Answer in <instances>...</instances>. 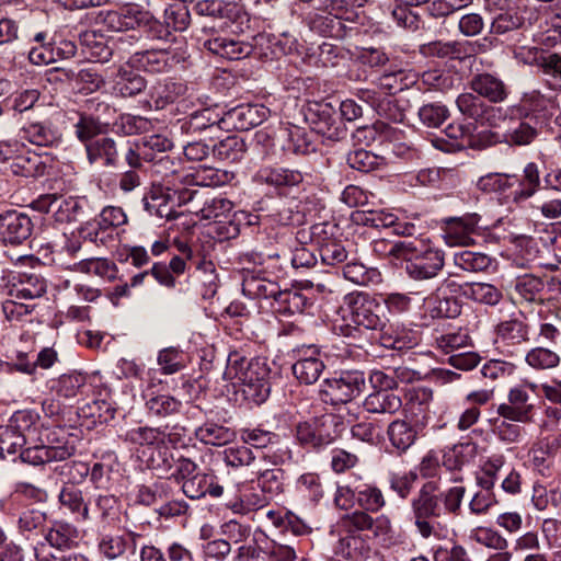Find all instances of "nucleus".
<instances>
[{"mask_svg":"<svg viewBox=\"0 0 561 561\" xmlns=\"http://www.w3.org/2000/svg\"><path fill=\"white\" fill-rule=\"evenodd\" d=\"M21 134V138L42 147L51 146L59 139L58 131L46 122L30 123L22 128Z\"/></svg>","mask_w":561,"mask_h":561,"instance_id":"nucleus-41","label":"nucleus"},{"mask_svg":"<svg viewBox=\"0 0 561 561\" xmlns=\"http://www.w3.org/2000/svg\"><path fill=\"white\" fill-rule=\"evenodd\" d=\"M526 363L534 369L543 370L559 365V355L546 347L531 348L525 357Z\"/></svg>","mask_w":561,"mask_h":561,"instance_id":"nucleus-64","label":"nucleus"},{"mask_svg":"<svg viewBox=\"0 0 561 561\" xmlns=\"http://www.w3.org/2000/svg\"><path fill=\"white\" fill-rule=\"evenodd\" d=\"M33 231V222L24 213L11 209L0 214V241L4 245H20Z\"/></svg>","mask_w":561,"mask_h":561,"instance_id":"nucleus-15","label":"nucleus"},{"mask_svg":"<svg viewBox=\"0 0 561 561\" xmlns=\"http://www.w3.org/2000/svg\"><path fill=\"white\" fill-rule=\"evenodd\" d=\"M171 201L172 196L170 194L154 191L144 197V206L150 215L171 220L176 218L173 204L170 205Z\"/></svg>","mask_w":561,"mask_h":561,"instance_id":"nucleus-51","label":"nucleus"},{"mask_svg":"<svg viewBox=\"0 0 561 561\" xmlns=\"http://www.w3.org/2000/svg\"><path fill=\"white\" fill-rule=\"evenodd\" d=\"M356 501L360 511L377 513L386 505L385 495L376 484L363 483L355 488Z\"/></svg>","mask_w":561,"mask_h":561,"instance_id":"nucleus-44","label":"nucleus"},{"mask_svg":"<svg viewBox=\"0 0 561 561\" xmlns=\"http://www.w3.org/2000/svg\"><path fill=\"white\" fill-rule=\"evenodd\" d=\"M302 356L293 365L294 376L302 383H314L324 369V363L317 356L319 348L316 345L304 347Z\"/></svg>","mask_w":561,"mask_h":561,"instance_id":"nucleus-24","label":"nucleus"},{"mask_svg":"<svg viewBox=\"0 0 561 561\" xmlns=\"http://www.w3.org/2000/svg\"><path fill=\"white\" fill-rule=\"evenodd\" d=\"M181 134H206L210 139L218 138L224 129L222 114L216 108L206 107L196 111L178 122Z\"/></svg>","mask_w":561,"mask_h":561,"instance_id":"nucleus-14","label":"nucleus"},{"mask_svg":"<svg viewBox=\"0 0 561 561\" xmlns=\"http://www.w3.org/2000/svg\"><path fill=\"white\" fill-rule=\"evenodd\" d=\"M540 187V172L535 162H529L523 170L519 187L514 192V199L526 201L535 195Z\"/></svg>","mask_w":561,"mask_h":561,"instance_id":"nucleus-55","label":"nucleus"},{"mask_svg":"<svg viewBox=\"0 0 561 561\" xmlns=\"http://www.w3.org/2000/svg\"><path fill=\"white\" fill-rule=\"evenodd\" d=\"M379 341L381 346L390 350H410L419 344L417 331L407 328L403 324H389L387 322L380 328Z\"/></svg>","mask_w":561,"mask_h":561,"instance_id":"nucleus-23","label":"nucleus"},{"mask_svg":"<svg viewBox=\"0 0 561 561\" xmlns=\"http://www.w3.org/2000/svg\"><path fill=\"white\" fill-rule=\"evenodd\" d=\"M481 217L476 213H467L459 217L443 219V238L450 247H468L474 243L473 236L479 234Z\"/></svg>","mask_w":561,"mask_h":561,"instance_id":"nucleus-13","label":"nucleus"},{"mask_svg":"<svg viewBox=\"0 0 561 561\" xmlns=\"http://www.w3.org/2000/svg\"><path fill=\"white\" fill-rule=\"evenodd\" d=\"M140 537L141 535L135 531L102 535L98 541L99 553L107 560L122 558L127 552L135 554Z\"/></svg>","mask_w":561,"mask_h":561,"instance_id":"nucleus-21","label":"nucleus"},{"mask_svg":"<svg viewBox=\"0 0 561 561\" xmlns=\"http://www.w3.org/2000/svg\"><path fill=\"white\" fill-rule=\"evenodd\" d=\"M241 276L243 295L251 299H273L271 307L278 314L301 313L309 304L306 296L297 290H282L262 264L242 268Z\"/></svg>","mask_w":561,"mask_h":561,"instance_id":"nucleus-2","label":"nucleus"},{"mask_svg":"<svg viewBox=\"0 0 561 561\" xmlns=\"http://www.w3.org/2000/svg\"><path fill=\"white\" fill-rule=\"evenodd\" d=\"M453 261L458 268L469 272H485L492 264V259L482 252L461 250L454 253Z\"/></svg>","mask_w":561,"mask_h":561,"instance_id":"nucleus-47","label":"nucleus"},{"mask_svg":"<svg viewBox=\"0 0 561 561\" xmlns=\"http://www.w3.org/2000/svg\"><path fill=\"white\" fill-rule=\"evenodd\" d=\"M539 385L524 382L510 389L507 402L499 404L497 414L508 421L531 423L536 413V404L530 396L537 393Z\"/></svg>","mask_w":561,"mask_h":561,"instance_id":"nucleus-9","label":"nucleus"},{"mask_svg":"<svg viewBox=\"0 0 561 561\" xmlns=\"http://www.w3.org/2000/svg\"><path fill=\"white\" fill-rule=\"evenodd\" d=\"M73 447H45L39 443H32L24 446L18 454V459L32 466H41L51 461H62L72 456Z\"/></svg>","mask_w":561,"mask_h":561,"instance_id":"nucleus-22","label":"nucleus"},{"mask_svg":"<svg viewBox=\"0 0 561 561\" xmlns=\"http://www.w3.org/2000/svg\"><path fill=\"white\" fill-rule=\"evenodd\" d=\"M306 121L311 129L329 140H340L346 134L334 116V111L329 104L316 103L308 108Z\"/></svg>","mask_w":561,"mask_h":561,"instance_id":"nucleus-17","label":"nucleus"},{"mask_svg":"<svg viewBox=\"0 0 561 561\" xmlns=\"http://www.w3.org/2000/svg\"><path fill=\"white\" fill-rule=\"evenodd\" d=\"M186 87L180 81L167 78L158 81L152 87L151 96L154 100L157 108H163L173 103L179 96L184 94Z\"/></svg>","mask_w":561,"mask_h":561,"instance_id":"nucleus-46","label":"nucleus"},{"mask_svg":"<svg viewBox=\"0 0 561 561\" xmlns=\"http://www.w3.org/2000/svg\"><path fill=\"white\" fill-rule=\"evenodd\" d=\"M247 151V145L244 140L237 136H227L219 142L213 145V154L221 161L228 163H234L240 161Z\"/></svg>","mask_w":561,"mask_h":561,"instance_id":"nucleus-42","label":"nucleus"},{"mask_svg":"<svg viewBox=\"0 0 561 561\" xmlns=\"http://www.w3.org/2000/svg\"><path fill=\"white\" fill-rule=\"evenodd\" d=\"M157 362L163 375L175 374L186 366L184 353L173 346L161 350Z\"/></svg>","mask_w":561,"mask_h":561,"instance_id":"nucleus-61","label":"nucleus"},{"mask_svg":"<svg viewBox=\"0 0 561 561\" xmlns=\"http://www.w3.org/2000/svg\"><path fill=\"white\" fill-rule=\"evenodd\" d=\"M232 210L233 203L230 199L221 195H210L207 192L204 194L201 203H194L191 213L199 216L201 219L214 220L219 226V229L221 225L227 224V227L222 226L226 229L224 237L230 239L239 234L238 225L231 220Z\"/></svg>","mask_w":561,"mask_h":561,"instance_id":"nucleus-10","label":"nucleus"},{"mask_svg":"<svg viewBox=\"0 0 561 561\" xmlns=\"http://www.w3.org/2000/svg\"><path fill=\"white\" fill-rule=\"evenodd\" d=\"M431 482L423 483L410 500L411 520L416 533L423 538H442L445 527L437 522L444 516L437 497L431 490Z\"/></svg>","mask_w":561,"mask_h":561,"instance_id":"nucleus-4","label":"nucleus"},{"mask_svg":"<svg viewBox=\"0 0 561 561\" xmlns=\"http://www.w3.org/2000/svg\"><path fill=\"white\" fill-rule=\"evenodd\" d=\"M270 369L260 358H247L239 352L229 354L225 376L236 380L242 388V392L249 400L260 404L270 394Z\"/></svg>","mask_w":561,"mask_h":561,"instance_id":"nucleus-3","label":"nucleus"},{"mask_svg":"<svg viewBox=\"0 0 561 561\" xmlns=\"http://www.w3.org/2000/svg\"><path fill=\"white\" fill-rule=\"evenodd\" d=\"M403 407L400 396L393 391H373L364 402L363 408L368 413L374 414H396Z\"/></svg>","mask_w":561,"mask_h":561,"instance_id":"nucleus-36","label":"nucleus"},{"mask_svg":"<svg viewBox=\"0 0 561 561\" xmlns=\"http://www.w3.org/2000/svg\"><path fill=\"white\" fill-rule=\"evenodd\" d=\"M458 78L449 71L431 69L422 73V82L432 90L447 92L455 87Z\"/></svg>","mask_w":561,"mask_h":561,"instance_id":"nucleus-62","label":"nucleus"},{"mask_svg":"<svg viewBox=\"0 0 561 561\" xmlns=\"http://www.w3.org/2000/svg\"><path fill=\"white\" fill-rule=\"evenodd\" d=\"M78 529L65 522H54L48 530L44 533L45 540L56 549L71 548L78 539Z\"/></svg>","mask_w":561,"mask_h":561,"instance_id":"nucleus-40","label":"nucleus"},{"mask_svg":"<svg viewBox=\"0 0 561 561\" xmlns=\"http://www.w3.org/2000/svg\"><path fill=\"white\" fill-rule=\"evenodd\" d=\"M72 271L96 275L103 278L112 279L116 276V265L104 257L84 259L75 263Z\"/></svg>","mask_w":561,"mask_h":561,"instance_id":"nucleus-54","label":"nucleus"},{"mask_svg":"<svg viewBox=\"0 0 561 561\" xmlns=\"http://www.w3.org/2000/svg\"><path fill=\"white\" fill-rule=\"evenodd\" d=\"M559 106L556 99L533 92L518 105L503 108L499 115L503 123V141L518 147L530 145Z\"/></svg>","mask_w":561,"mask_h":561,"instance_id":"nucleus-1","label":"nucleus"},{"mask_svg":"<svg viewBox=\"0 0 561 561\" xmlns=\"http://www.w3.org/2000/svg\"><path fill=\"white\" fill-rule=\"evenodd\" d=\"M85 387L87 376L78 371L64 374L50 381L51 391L65 399H72L82 394Z\"/></svg>","mask_w":561,"mask_h":561,"instance_id":"nucleus-38","label":"nucleus"},{"mask_svg":"<svg viewBox=\"0 0 561 561\" xmlns=\"http://www.w3.org/2000/svg\"><path fill=\"white\" fill-rule=\"evenodd\" d=\"M85 152L90 164L101 162L104 167H115L118 161L117 145L111 137H99L90 141Z\"/></svg>","mask_w":561,"mask_h":561,"instance_id":"nucleus-33","label":"nucleus"},{"mask_svg":"<svg viewBox=\"0 0 561 561\" xmlns=\"http://www.w3.org/2000/svg\"><path fill=\"white\" fill-rule=\"evenodd\" d=\"M54 217L58 222H71L78 219L82 213V205L79 198L69 196H57L54 201Z\"/></svg>","mask_w":561,"mask_h":561,"instance_id":"nucleus-58","label":"nucleus"},{"mask_svg":"<svg viewBox=\"0 0 561 561\" xmlns=\"http://www.w3.org/2000/svg\"><path fill=\"white\" fill-rule=\"evenodd\" d=\"M60 506L67 510L77 522L91 519L90 508L82 491L75 484H65L58 495Z\"/></svg>","mask_w":561,"mask_h":561,"instance_id":"nucleus-31","label":"nucleus"},{"mask_svg":"<svg viewBox=\"0 0 561 561\" xmlns=\"http://www.w3.org/2000/svg\"><path fill=\"white\" fill-rule=\"evenodd\" d=\"M348 525L355 529H364V531L371 530L376 538L382 540L390 539L393 531L389 516L381 514L374 518L364 511L353 512V518Z\"/></svg>","mask_w":561,"mask_h":561,"instance_id":"nucleus-30","label":"nucleus"},{"mask_svg":"<svg viewBox=\"0 0 561 561\" xmlns=\"http://www.w3.org/2000/svg\"><path fill=\"white\" fill-rule=\"evenodd\" d=\"M182 491L187 497L198 500L206 494L219 497L222 495L224 488L215 482L213 474L198 472L182 483Z\"/></svg>","mask_w":561,"mask_h":561,"instance_id":"nucleus-32","label":"nucleus"},{"mask_svg":"<svg viewBox=\"0 0 561 561\" xmlns=\"http://www.w3.org/2000/svg\"><path fill=\"white\" fill-rule=\"evenodd\" d=\"M347 164L354 170L367 173L385 168L387 161L370 151L357 149L347 154Z\"/></svg>","mask_w":561,"mask_h":561,"instance_id":"nucleus-52","label":"nucleus"},{"mask_svg":"<svg viewBox=\"0 0 561 561\" xmlns=\"http://www.w3.org/2000/svg\"><path fill=\"white\" fill-rule=\"evenodd\" d=\"M146 88V80L135 70L121 67L115 79V91L124 96L130 98L139 94Z\"/></svg>","mask_w":561,"mask_h":561,"instance_id":"nucleus-45","label":"nucleus"},{"mask_svg":"<svg viewBox=\"0 0 561 561\" xmlns=\"http://www.w3.org/2000/svg\"><path fill=\"white\" fill-rule=\"evenodd\" d=\"M405 272L414 280L436 277L445 265V252L427 239L409 240L403 257Z\"/></svg>","mask_w":561,"mask_h":561,"instance_id":"nucleus-6","label":"nucleus"},{"mask_svg":"<svg viewBox=\"0 0 561 561\" xmlns=\"http://www.w3.org/2000/svg\"><path fill=\"white\" fill-rule=\"evenodd\" d=\"M172 492L173 489L169 481H156L151 485L139 486L137 492V502L146 506H151L171 497Z\"/></svg>","mask_w":561,"mask_h":561,"instance_id":"nucleus-53","label":"nucleus"},{"mask_svg":"<svg viewBox=\"0 0 561 561\" xmlns=\"http://www.w3.org/2000/svg\"><path fill=\"white\" fill-rule=\"evenodd\" d=\"M462 294L476 302L489 306H495L502 299V291L490 283H467Z\"/></svg>","mask_w":561,"mask_h":561,"instance_id":"nucleus-48","label":"nucleus"},{"mask_svg":"<svg viewBox=\"0 0 561 561\" xmlns=\"http://www.w3.org/2000/svg\"><path fill=\"white\" fill-rule=\"evenodd\" d=\"M417 427L414 423L401 419L389 423L387 436L391 446L400 454L405 453L416 440Z\"/></svg>","mask_w":561,"mask_h":561,"instance_id":"nucleus-34","label":"nucleus"},{"mask_svg":"<svg viewBox=\"0 0 561 561\" xmlns=\"http://www.w3.org/2000/svg\"><path fill=\"white\" fill-rule=\"evenodd\" d=\"M8 296L18 300L41 298L47 289L45 278L36 273H12L5 285Z\"/></svg>","mask_w":561,"mask_h":561,"instance_id":"nucleus-16","label":"nucleus"},{"mask_svg":"<svg viewBox=\"0 0 561 561\" xmlns=\"http://www.w3.org/2000/svg\"><path fill=\"white\" fill-rule=\"evenodd\" d=\"M39 414L33 410L14 412L5 425L0 426V459L16 461L18 454L35 437V425Z\"/></svg>","mask_w":561,"mask_h":561,"instance_id":"nucleus-5","label":"nucleus"},{"mask_svg":"<svg viewBox=\"0 0 561 561\" xmlns=\"http://www.w3.org/2000/svg\"><path fill=\"white\" fill-rule=\"evenodd\" d=\"M122 437L125 442L133 445L150 446L162 443L164 439V433L159 428L139 426L126 431Z\"/></svg>","mask_w":561,"mask_h":561,"instance_id":"nucleus-59","label":"nucleus"},{"mask_svg":"<svg viewBox=\"0 0 561 561\" xmlns=\"http://www.w3.org/2000/svg\"><path fill=\"white\" fill-rule=\"evenodd\" d=\"M148 413L158 417H167L180 412L182 402L169 394H157L146 401Z\"/></svg>","mask_w":561,"mask_h":561,"instance_id":"nucleus-57","label":"nucleus"},{"mask_svg":"<svg viewBox=\"0 0 561 561\" xmlns=\"http://www.w3.org/2000/svg\"><path fill=\"white\" fill-rule=\"evenodd\" d=\"M428 482H431V490L436 495L439 507L443 508L444 516L459 515L466 488L461 484L444 488L439 480H430Z\"/></svg>","mask_w":561,"mask_h":561,"instance_id":"nucleus-29","label":"nucleus"},{"mask_svg":"<svg viewBox=\"0 0 561 561\" xmlns=\"http://www.w3.org/2000/svg\"><path fill=\"white\" fill-rule=\"evenodd\" d=\"M270 501L271 496L259 485L243 484L238 489L230 508L237 514H248L265 507Z\"/></svg>","mask_w":561,"mask_h":561,"instance_id":"nucleus-25","label":"nucleus"},{"mask_svg":"<svg viewBox=\"0 0 561 561\" xmlns=\"http://www.w3.org/2000/svg\"><path fill=\"white\" fill-rule=\"evenodd\" d=\"M543 288V280L531 274L520 275L514 282L515 293L522 300L527 302L541 300Z\"/></svg>","mask_w":561,"mask_h":561,"instance_id":"nucleus-50","label":"nucleus"},{"mask_svg":"<svg viewBox=\"0 0 561 561\" xmlns=\"http://www.w3.org/2000/svg\"><path fill=\"white\" fill-rule=\"evenodd\" d=\"M255 182L274 186L275 188H286L298 186L304 181V175L298 170L287 168H261L254 175Z\"/></svg>","mask_w":561,"mask_h":561,"instance_id":"nucleus-28","label":"nucleus"},{"mask_svg":"<svg viewBox=\"0 0 561 561\" xmlns=\"http://www.w3.org/2000/svg\"><path fill=\"white\" fill-rule=\"evenodd\" d=\"M343 276L360 286L377 283L379 273L375 268H368L360 262H348L342 267Z\"/></svg>","mask_w":561,"mask_h":561,"instance_id":"nucleus-60","label":"nucleus"},{"mask_svg":"<svg viewBox=\"0 0 561 561\" xmlns=\"http://www.w3.org/2000/svg\"><path fill=\"white\" fill-rule=\"evenodd\" d=\"M364 387L363 373L344 371L339 377L325 379L320 387L319 396L325 404H347L362 393Z\"/></svg>","mask_w":561,"mask_h":561,"instance_id":"nucleus-8","label":"nucleus"},{"mask_svg":"<svg viewBox=\"0 0 561 561\" xmlns=\"http://www.w3.org/2000/svg\"><path fill=\"white\" fill-rule=\"evenodd\" d=\"M456 105L467 118L481 124L488 123L491 126L497 125L496 114L501 116L503 112V107L489 106L479 94L470 92L459 94Z\"/></svg>","mask_w":561,"mask_h":561,"instance_id":"nucleus-20","label":"nucleus"},{"mask_svg":"<svg viewBox=\"0 0 561 561\" xmlns=\"http://www.w3.org/2000/svg\"><path fill=\"white\" fill-rule=\"evenodd\" d=\"M268 110L263 105L241 104L222 114L224 129L249 130L261 125Z\"/></svg>","mask_w":561,"mask_h":561,"instance_id":"nucleus-19","label":"nucleus"},{"mask_svg":"<svg viewBox=\"0 0 561 561\" xmlns=\"http://www.w3.org/2000/svg\"><path fill=\"white\" fill-rule=\"evenodd\" d=\"M77 121L73 123V133L78 140L85 146L94 141L103 131V125L99 118L87 114L76 113Z\"/></svg>","mask_w":561,"mask_h":561,"instance_id":"nucleus-49","label":"nucleus"},{"mask_svg":"<svg viewBox=\"0 0 561 561\" xmlns=\"http://www.w3.org/2000/svg\"><path fill=\"white\" fill-rule=\"evenodd\" d=\"M433 390L426 387L412 388L405 393L402 409L405 419L415 426L425 427L432 419Z\"/></svg>","mask_w":561,"mask_h":561,"instance_id":"nucleus-18","label":"nucleus"},{"mask_svg":"<svg viewBox=\"0 0 561 561\" xmlns=\"http://www.w3.org/2000/svg\"><path fill=\"white\" fill-rule=\"evenodd\" d=\"M350 320L365 330H379L387 322L383 307L377 299L364 293L347 296Z\"/></svg>","mask_w":561,"mask_h":561,"instance_id":"nucleus-11","label":"nucleus"},{"mask_svg":"<svg viewBox=\"0 0 561 561\" xmlns=\"http://www.w3.org/2000/svg\"><path fill=\"white\" fill-rule=\"evenodd\" d=\"M195 436L206 445L222 446L232 442L236 433L230 427L207 421L195 430Z\"/></svg>","mask_w":561,"mask_h":561,"instance_id":"nucleus-39","label":"nucleus"},{"mask_svg":"<svg viewBox=\"0 0 561 561\" xmlns=\"http://www.w3.org/2000/svg\"><path fill=\"white\" fill-rule=\"evenodd\" d=\"M47 515L38 508L23 510L16 519L18 533L25 539H34L44 535L46 528Z\"/></svg>","mask_w":561,"mask_h":561,"instance_id":"nucleus-37","label":"nucleus"},{"mask_svg":"<svg viewBox=\"0 0 561 561\" xmlns=\"http://www.w3.org/2000/svg\"><path fill=\"white\" fill-rule=\"evenodd\" d=\"M33 443H39L45 447H73L66 437V432L62 428H51L45 426L42 421H37L35 425V437L32 438Z\"/></svg>","mask_w":561,"mask_h":561,"instance_id":"nucleus-56","label":"nucleus"},{"mask_svg":"<svg viewBox=\"0 0 561 561\" xmlns=\"http://www.w3.org/2000/svg\"><path fill=\"white\" fill-rule=\"evenodd\" d=\"M104 21L116 30L144 27L150 37L157 39L168 41L172 35V30L165 22L154 19L150 12L134 2L125 3L117 11H108Z\"/></svg>","mask_w":561,"mask_h":561,"instance_id":"nucleus-7","label":"nucleus"},{"mask_svg":"<svg viewBox=\"0 0 561 561\" xmlns=\"http://www.w3.org/2000/svg\"><path fill=\"white\" fill-rule=\"evenodd\" d=\"M530 327L522 311L501 321L496 327L497 336L507 345H517L529 340Z\"/></svg>","mask_w":561,"mask_h":561,"instance_id":"nucleus-27","label":"nucleus"},{"mask_svg":"<svg viewBox=\"0 0 561 561\" xmlns=\"http://www.w3.org/2000/svg\"><path fill=\"white\" fill-rule=\"evenodd\" d=\"M471 539L476 542L496 551L506 550L508 540L497 530L491 527H478L472 530Z\"/></svg>","mask_w":561,"mask_h":561,"instance_id":"nucleus-63","label":"nucleus"},{"mask_svg":"<svg viewBox=\"0 0 561 561\" xmlns=\"http://www.w3.org/2000/svg\"><path fill=\"white\" fill-rule=\"evenodd\" d=\"M353 518V513L345 514L337 523L339 541L335 546L336 553L354 561L364 560L369 551V538L364 535V529L350 527L348 523Z\"/></svg>","mask_w":561,"mask_h":561,"instance_id":"nucleus-12","label":"nucleus"},{"mask_svg":"<svg viewBox=\"0 0 561 561\" xmlns=\"http://www.w3.org/2000/svg\"><path fill=\"white\" fill-rule=\"evenodd\" d=\"M131 61L147 72L160 73L169 70L179 59L169 49H150L135 53Z\"/></svg>","mask_w":561,"mask_h":561,"instance_id":"nucleus-26","label":"nucleus"},{"mask_svg":"<svg viewBox=\"0 0 561 561\" xmlns=\"http://www.w3.org/2000/svg\"><path fill=\"white\" fill-rule=\"evenodd\" d=\"M470 88L481 98L493 103H501L507 98V90L503 81L490 73L474 76L470 81Z\"/></svg>","mask_w":561,"mask_h":561,"instance_id":"nucleus-35","label":"nucleus"},{"mask_svg":"<svg viewBox=\"0 0 561 561\" xmlns=\"http://www.w3.org/2000/svg\"><path fill=\"white\" fill-rule=\"evenodd\" d=\"M11 170L16 175L37 178L45 174L46 163L38 153L27 151L13 158Z\"/></svg>","mask_w":561,"mask_h":561,"instance_id":"nucleus-43","label":"nucleus"}]
</instances>
